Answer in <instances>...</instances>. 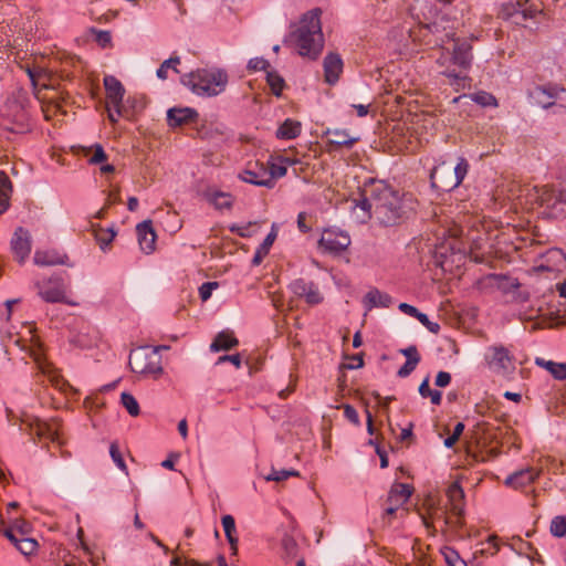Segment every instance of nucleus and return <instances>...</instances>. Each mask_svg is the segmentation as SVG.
<instances>
[{"label":"nucleus","mask_w":566,"mask_h":566,"mask_svg":"<svg viewBox=\"0 0 566 566\" xmlns=\"http://www.w3.org/2000/svg\"><path fill=\"white\" fill-rule=\"evenodd\" d=\"M400 353H401L402 355H405V356L407 357V359H413V358H417V363H419V361H420V359H421V358H420V355H419V353H418V350H417V347H416V346H413V345H411V346H409V347H407V348L401 349V350H400Z\"/></svg>","instance_id":"59"},{"label":"nucleus","mask_w":566,"mask_h":566,"mask_svg":"<svg viewBox=\"0 0 566 566\" xmlns=\"http://www.w3.org/2000/svg\"><path fill=\"white\" fill-rule=\"evenodd\" d=\"M180 82L197 95L216 96L226 90L228 74L219 69H199L184 74Z\"/></svg>","instance_id":"4"},{"label":"nucleus","mask_w":566,"mask_h":566,"mask_svg":"<svg viewBox=\"0 0 566 566\" xmlns=\"http://www.w3.org/2000/svg\"><path fill=\"white\" fill-rule=\"evenodd\" d=\"M419 363H417V358L407 359L403 366L399 368L397 371L398 377L406 378L408 377L417 367Z\"/></svg>","instance_id":"50"},{"label":"nucleus","mask_w":566,"mask_h":566,"mask_svg":"<svg viewBox=\"0 0 566 566\" xmlns=\"http://www.w3.org/2000/svg\"><path fill=\"white\" fill-rule=\"evenodd\" d=\"M211 202L218 209L230 208L232 206V199L229 193L216 192L212 195Z\"/></svg>","instance_id":"43"},{"label":"nucleus","mask_w":566,"mask_h":566,"mask_svg":"<svg viewBox=\"0 0 566 566\" xmlns=\"http://www.w3.org/2000/svg\"><path fill=\"white\" fill-rule=\"evenodd\" d=\"M240 177L243 181L251 185L262 186L270 189L274 187L273 178L269 176L268 168L263 165H259V163H255L253 166L250 164Z\"/></svg>","instance_id":"15"},{"label":"nucleus","mask_w":566,"mask_h":566,"mask_svg":"<svg viewBox=\"0 0 566 566\" xmlns=\"http://www.w3.org/2000/svg\"><path fill=\"white\" fill-rule=\"evenodd\" d=\"M93 151H94L93 156L88 159L90 164L95 165V164L103 163L107 159V155L104 151L102 145L95 144L93 147Z\"/></svg>","instance_id":"52"},{"label":"nucleus","mask_w":566,"mask_h":566,"mask_svg":"<svg viewBox=\"0 0 566 566\" xmlns=\"http://www.w3.org/2000/svg\"><path fill=\"white\" fill-rule=\"evenodd\" d=\"M219 286L218 282H206L199 287V296L205 302L210 298L212 291Z\"/></svg>","instance_id":"51"},{"label":"nucleus","mask_w":566,"mask_h":566,"mask_svg":"<svg viewBox=\"0 0 566 566\" xmlns=\"http://www.w3.org/2000/svg\"><path fill=\"white\" fill-rule=\"evenodd\" d=\"M473 102L481 106H497L496 98L486 92H478L471 95Z\"/></svg>","instance_id":"42"},{"label":"nucleus","mask_w":566,"mask_h":566,"mask_svg":"<svg viewBox=\"0 0 566 566\" xmlns=\"http://www.w3.org/2000/svg\"><path fill=\"white\" fill-rule=\"evenodd\" d=\"M350 359H352V363L349 365H347L348 369H355V368L363 367L364 360L359 355H354Z\"/></svg>","instance_id":"63"},{"label":"nucleus","mask_w":566,"mask_h":566,"mask_svg":"<svg viewBox=\"0 0 566 566\" xmlns=\"http://www.w3.org/2000/svg\"><path fill=\"white\" fill-rule=\"evenodd\" d=\"M321 14L322 10L319 8L303 14L297 29L290 35L297 46L298 54L312 60L317 59L324 46Z\"/></svg>","instance_id":"3"},{"label":"nucleus","mask_w":566,"mask_h":566,"mask_svg":"<svg viewBox=\"0 0 566 566\" xmlns=\"http://www.w3.org/2000/svg\"><path fill=\"white\" fill-rule=\"evenodd\" d=\"M270 66L268 60L263 57H253L248 62V70L251 72L266 70Z\"/></svg>","instance_id":"48"},{"label":"nucleus","mask_w":566,"mask_h":566,"mask_svg":"<svg viewBox=\"0 0 566 566\" xmlns=\"http://www.w3.org/2000/svg\"><path fill=\"white\" fill-rule=\"evenodd\" d=\"M109 454H111L113 461L115 462V464L122 471H126L127 470L125 461H124L123 455H122V452H120L119 447H118V444L116 442H112L111 443Z\"/></svg>","instance_id":"44"},{"label":"nucleus","mask_w":566,"mask_h":566,"mask_svg":"<svg viewBox=\"0 0 566 566\" xmlns=\"http://www.w3.org/2000/svg\"><path fill=\"white\" fill-rule=\"evenodd\" d=\"M128 364L133 373L155 379L164 371L161 355L150 346H142L132 350Z\"/></svg>","instance_id":"6"},{"label":"nucleus","mask_w":566,"mask_h":566,"mask_svg":"<svg viewBox=\"0 0 566 566\" xmlns=\"http://www.w3.org/2000/svg\"><path fill=\"white\" fill-rule=\"evenodd\" d=\"M224 361L232 363L237 368H239L241 366V356H240V354H234V355H223V356L219 357L218 364H221Z\"/></svg>","instance_id":"58"},{"label":"nucleus","mask_w":566,"mask_h":566,"mask_svg":"<svg viewBox=\"0 0 566 566\" xmlns=\"http://www.w3.org/2000/svg\"><path fill=\"white\" fill-rule=\"evenodd\" d=\"M537 476L538 472L533 468H526L510 474L504 483L513 489H521L534 482Z\"/></svg>","instance_id":"22"},{"label":"nucleus","mask_w":566,"mask_h":566,"mask_svg":"<svg viewBox=\"0 0 566 566\" xmlns=\"http://www.w3.org/2000/svg\"><path fill=\"white\" fill-rule=\"evenodd\" d=\"M38 546H39V544L34 538L23 536L20 538V541H18V545L15 548L21 554L29 556V555L33 554L34 552H36Z\"/></svg>","instance_id":"40"},{"label":"nucleus","mask_w":566,"mask_h":566,"mask_svg":"<svg viewBox=\"0 0 566 566\" xmlns=\"http://www.w3.org/2000/svg\"><path fill=\"white\" fill-rule=\"evenodd\" d=\"M239 344V340L234 337L232 332L222 331L217 334L213 342L210 345L211 352H220V350H229L235 347Z\"/></svg>","instance_id":"26"},{"label":"nucleus","mask_w":566,"mask_h":566,"mask_svg":"<svg viewBox=\"0 0 566 566\" xmlns=\"http://www.w3.org/2000/svg\"><path fill=\"white\" fill-rule=\"evenodd\" d=\"M342 408L344 410V416L348 421H350L353 424H355L357 427L360 426L358 412L352 405L346 403V405H343Z\"/></svg>","instance_id":"49"},{"label":"nucleus","mask_w":566,"mask_h":566,"mask_svg":"<svg viewBox=\"0 0 566 566\" xmlns=\"http://www.w3.org/2000/svg\"><path fill=\"white\" fill-rule=\"evenodd\" d=\"M451 381V375L448 371H439L436 377V386L447 387Z\"/></svg>","instance_id":"57"},{"label":"nucleus","mask_w":566,"mask_h":566,"mask_svg":"<svg viewBox=\"0 0 566 566\" xmlns=\"http://www.w3.org/2000/svg\"><path fill=\"white\" fill-rule=\"evenodd\" d=\"M291 291L298 297H305L306 302L311 305L319 304L323 296L318 287L313 282H307L304 279H297L290 284Z\"/></svg>","instance_id":"16"},{"label":"nucleus","mask_w":566,"mask_h":566,"mask_svg":"<svg viewBox=\"0 0 566 566\" xmlns=\"http://www.w3.org/2000/svg\"><path fill=\"white\" fill-rule=\"evenodd\" d=\"M33 261L39 266L69 265V256L57 250H36Z\"/></svg>","instance_id":"17"},{"label":"nucleus","mask_w":566,"mask_h":566,"mask_svg":"<svg viewBox=\"0 0 566 566\" xmlns=\"http://www.w3.org/2000/svg\"><path fill=\"white\" fill-rule=\"evenodd\" d=\"M306 212H300L297 214V228L301 232L307 233L311 230V227L306 224Z\"/></svg>","instance_id":"62"},{"label":"nucleus","mask_w":566,"mask_h":566,"mask_svg":"<svg viewBox=\"0 0 566 566\" xmlns=\"http://www.w3.org/2000/svg\"><path fill=\"white\" fill-rule=\"evenodd\" d=\"M398 307L402 313H405L409 316H412L415 318H417V315H419V313H420L417 307H415L408 303H400Z\"/></svg>","instance_id":"60"},{"label":"nucleus","mask_w":566,"mask_h":566,"mask_svg":"<svg viewBox=\"0 0 566 566\" xmlns=\"http://www.w3.org/2000/svg\"><path fill=\"white\" fill-rule=\"evenodd\" d=\"M364 306L370 311L374 307H389L392 303V298L388 293L381 292L378 289H371L367 292L364 297Z\"/></svg>","instance_id":"24"},{"label":"nucleus","mask_w":566,"mask_h":566,"mask_svg":"<svg viewBox=\"0 0 566 566\" xmlns=\"http://www.w3.org/2000/svg\"><path fill=\"white\" fill-rule=\"evenodd\" d=\"M180 64V57L178 55H172L169 59L165 60L160 66L158 67L156 75L160 80H166L168 77V70H172L175 73L179 74L178 65Z\"/></svg>","instance_id":"35"},{"label":"nucleus","mask_w":566,"mask_h":566,"mask_svg":"<svg viewBox=\"0 0 566 566\" xmlns=\"http://www.w3.org/2000/svg\"><path fill=\"white\" fill-rule=\"evenodd\" d=\"M11 193L12 182L4 171H0V214L9 208Z\"/></svg>","instance_id":"31"},{"label":"nucleus","mask_w":566,"mask_h":566,"mask_svg":"<svg viewBox=\"0 0 566 566\" xmlns=\"http://www.w3.org/2000/svg\"><path fill=\"white\" fill-rule=\"evenodd\" d=\"M221 523H222V526H223V531H224L226 537H227V539L229 542V545H230L231 555L235 556V555H238V543H239V539L234 535L235 534V522H234V518H233L232 515L228 514V515L222 516Z\"/></svg>","instance_id":"29"},{"label":"nucleus","mask_w":566,"mask_h":566,"mask_svg":"<svg viewBox=\"0 0 566 566\" xmlns=\"http://www.w3.org/2000/svg\"><path fill=\"white\" fill-rule=\"evenodd\" d=\"M3 535L17 547L21 536L11 526L3 531Z\"/></svg>","instance_id":"61"},{"label":"nucleus","mask_w":566,"mask_h":566,"mask_svg":"<svg viewBox=\"0 0 566 566\" xmlns=\"http://www.w3.org/2000/svg\"><path fill=\"white\" fill-rule=\"evenodd\" d=\"M560 93H565V90L555 86H537L532 91L531 96L538 106L548 108L555 104Z\"/></svg>","instance_id":"18"},{"label":"nucleus","mask_w":566,"mask_h":566,"mask_svg":"<svg viewBox=\"0 0 566 566\" xmlns=\"http://www.w3.org/2000/svg\"><path fill=\"white\" fill-rule=\"evenodd\" d=\"M412 10H419L423 15V21H419V33L423 36L430 33L433 36V39L426 40V44L443 49L447 42L453 41L452 52L441 51L436 62L439 66L444 67L441 74L448 78L449 84L455 91L464 90L469 80L467 73L472 65L473 54L469 41L455 39L457 21H453L451 25H446L443 22L448 12L439 18L438 10L429 6L426 0L417 1Z\"/></svg>","instance_id":"1"},{"label":"nucleus","mask_w":566,"mask_h":566,"mask_svg":"<svg viewBox=\"0 0 566 566\" xmlns=\"http://www.w3.org/2000/svg\"><path fill=\"white\" fill-rule=\"evenodd\" d=\"M296 475H298V472L295 470H273L272 473L266 476V480L280 482L286 480L290 476Z\"/></svg>","instance_id":"46"},{"label":"nucleus","mask_w":566,"mask_h":566,"mask_svg":"<svg viewBox=\"0 0 566 566\" xmlns=\"http://www.w3.org/2000/svg\"><path fill=\"white\" fill-rule=\"evenodd\" d=\"M463 523V513L461 515H454L453 512L450 510L449 514L446 517V524L452 526V527H461Z\"/></svg>","instance_id":"55"},{"label":"nucleus","mask_w":566,"mask_h":566,"mask_svg":"<svg viewBox=\"0 0 566 566\" xmlns=\"http://www.w3.org/2000/svg\"><path fill=\"white\" fill-rule=\"evenodd\" d=\"M25 95L10 99L7 104V112L0 116V125L12 133H23L27 129L28 114L24 107Z\"/></svg>","instance_id":"8"},{"label":"nucleus","mask_w":566,"mask_h":566,"mask_svg":"<svg viewBox=\"0 0 566 566\" xmlns=\"http://www.w3.org/2000/svg\"><path fill=\"white\" fill-rule=\"evenodd\" d=\"M530 0H512L502 4L501 15L512 19L515 23H522L533 19L541 12L536 7L528 4Z\"/></svg>","instance_id":"10"},{"label":"nucleus","mask_w":566,"mask_h":566,"mask_svg":"<svg viewBox=\"0 0 566 566\" xmlns=\"http://www.w3.org/2000/svg\"><path fill=\"white\" fill-rule=\"evenodd\" d=\"M485 360L489 367L499 374H504L512 368V358L509 350L503 346L490 347L485 353Z\"/></svg>","instance_id":"13"},{"label":"nucleus","mask_w":566,"mask_h":566,"mask_svg":"<svg viewBox=\"0 0 566 566\" xmlns=\"http://www.w3.org/2000/svg\"><path fill=\"white\" fill-rule=\"evenodd\" d=\"M120 401L132 417H137L139 415V405L133 395L123 392L120 396Z\"/></svg>","instance_id":"41"},{"label":"nucleus","mask_w":566,"mask_h":566,"mask_svg":"<svg viewBox=\"0 0 566 566\" xmlns=\"http://www.w3.org/2000/svg\"><path fill=\"white\" fill-rule=\"evenodd\" d=\"M277 237V231L275 229V226H272L271 231L268 233L263 242L260 244V247L256 249L253 258H252V265L258 266L262 263L263 259L269 254V251L274 243L275 239Z\"/></svg>","instance_id":"28"},{"label":"nucleus","mask_w":566,"mask_h":566,"mask_svg":"<svg viewBox=\"0 0 566 566\" xmlns=\"http://www.w3.org/2000/svg\"><path fill=\"white\" fill-rule=\"evenodd\" d=\"M319 247L331 254H339L350 244L349 235L339 230L326 229L318 241Z\"/></svg>","instance_id":"11"},{"label":"nucleus","mask_w":566,"mask_h":566,"mask_svg":"<svg viewBox=\"0 0 566 566\" xmlns=\"http://www.w3.org/2000/svg\"><path fill=\"white\" fill-rule=\"evenodd\" d=\"M281 547L283 549V556L286 559H292L297 554V543L293 536L285 534L281 539Z\"/></svg>","instance_id":"37"},{"label":"nucleus","mask_w":566,"mask_h":566,"mask_svg":"<svg viewBox=\"0 0 566 566\" xmlns=\"http://www.w3.org/2000/svg\"><path fill=\"white\" fill-rule=\"evenodd\" d=\"M266 81L271 87L272 93L276 96H280L285 84L283 77L276 72L271 71L266 73Z\"/></svg>","instance_id":"39"},{"label":"nucleus","mask_w":566,"mask_h":566,"mask_svg":"<svg viewBox=\"0 0 566 566\" xmlns=\"http://www.w3.org/2000/svg\"><path fill=\"white\" fill-rule=\"evenodd\" d=\"M447 496L453 514L461 515L463 513L464 491L459 482H453L449 485L447 490Z\"/></svg>","instance_id":"25"},{"label":"nucleus","mask_w":566,"mask_h":566,"mask_svg":"<svg viewBox=\"0 0 566 566\" xmlns=\"http://www.w3.org/2000/svg\"><path fill=\"white\" fill-rule=\"evenodd\" d=\"M302 125L300 122L287 118L276 130V137L279 139H294L300 136Z\"/></svg>","instance_id":"30"},{"label":"nucleus","mask_w":566,"mask_h":566,"mask_svg":"<svg viewBox=\"0 0 566 566\" xmlns=\"http://www.w3.org/2000/svg\"><path fill=\"white\" fill-rule=\"evenodd\" d=\"M286 167L282 165L271 164L268 168L269 176L273 178V181L275 182V179L281 178L286 175Z\"/></svg>","instance_id":"54"},{"label":"nucleus","mask_w":566,"mask_h":566,"mask_svg":"<svg viewBox=\"0 0 566 566\" xmlns=\"http://www.w3.org/2000/svg\"><path fill=\"white\" fill-rule=\"evenodd\" d=\"M412 486L406 483H394L388 493L387 503L395 506H402L412 494Z\"/></svg>","instance_id":"23"},{"label":"nucleus","mask_w":566,"mask_h":566,"mask_svg":"<svg viewBox=\"0 0 566 566\" xmlns=\"http://www.w3.org/2000/svg\"><path fill=\"white\" fill-rule=\"evenodd\" d=\"M11 527L21 536H27L31 532V524L23 518H17Z\"/></svg>","instance_id":"47"},{"label":"nucleus","mask_w":566,"mask_h":566,"mask_svg":"<svg viewBox=\"0 0 566 566\" xmlns=\"http://www.w3.org/2000/svg\"><path fill=\"white\" fill-rule=\"evenodd\" d=\"M197 118L198 112L190 107H172L167 112V122L170 127L195 123Z\"/></svg>","instance_id":"19"},{"label":"nucleus","mask_w":566,"mask_h":566,"mask_svg":"<svg viewBox=\"0 0 566 566\" xmlns=\"http://www.w3.org/2000/svg\"><path fill=\"white\" fill-rule=\"evenodd\" d=\"M417 319L423 326H426L431 333H434V334L439 333L440 325L436 322H431L427 314L420 312L419 315H417Z\"/></svg>","instance_id":"53"},{"label":"nucleus","mask_w":566,"mask_h":566,"mask_svg":"<svg viewBox=\"0 0 566 566\" xmlns=\"http://www.w3.org/2000/svg\"><path fill=\"white\" fill-rule=\"evenodd\" d=\"M11 251L19 263H24L31 252V237L28 230L18 228L11 239Z\"/></svg>","instance_id":"14"},{"label":"nucleus","mask_w":566,"mask_h":566,"mask_svg":"<svg viewBox=\"0 0 566 566\" xmlns=\"http://www.w3.org/2000/svg\"><path fill=\"white\" fill-rule=\"evenodd\" d=\"M422 398H430L431 403L439 406L442 401V394L439 390L431 389L429 386V376H427L419 386L418 389Z\"/></svg>","instance_id":"34"},{"label":"nucleus","mask_w":566,"mask_h":566,"mask_svg":"<svg viewBox=\"0 0 566 566\" xmlns=\"http://www.w3.org/2000/svg\"><path fill=\"white\" fill-rule=\"evenodd\" d=\"M468 170L469 163L463 157L458 159L455 166L441 163L430 174L431 186L439 191H451L463 181Z\"/></svg>","instance_id":"5"},{"label":"nucleus","mask_w":566,"mask_h":566,"mask_svg":"<svg viewBox=\"0 0 566 566\" xmlns=\"http://www.w3.org/2000/svg\"><path fill=\"white\" fill-rule=\"evenodd\" d=\"M497 289L509 297L517 292L521 287V283L517 279L505 276V275H495Z\"/></svg>","instance_id":"32"},{"label":"nucleus","mask_w":566,"mask_h":566,"mask_svg":"<svg viewBox=\"0 0 566 566\" xmlns=\"http://www.w3.org/2000/svg\"><path fill=\"white\" fill-rule=\"evenodd\" d=\"M538 365H544L545 368L554 376L555 379L566 380V364L555 361H541L537 359Z\"/></svg>","instance_id":"36"},{"label":"nucleus","mask_w":566,"mask_h":566,"mask_svg":"<svg viewBox=\"0 0 566 566\" xmlns=\"http://www.w3.org/2000/svg\"><path fill=\"white\" fill-rule=\"evenodd\" d=\"M376 453L380 458V468H382V469L387 468L388 467L387 453L384 450H381L379 447H376Z\"/></svg>","instance_id":"64"},{"label":"nucleus","mask_w":566,"mask_h":566,"mask_svg":"<svg viewBox=\"0 0 566 566\" xmlns=\"http://www.w3.org/2000/svg\"><path fill=\"white\" fill-rule=\"evenodd\" d=\"M136 231L140 249L146 253H151L155 250V243L157 238L155 230L151 226V221H143L137 226Z\"/></svg>","instance_id":"21"},{"label":"nucleus","mask_w":566,"mask_h":566,"mask_svg":"<svg viewBox=\"0 0 566 566\" xmlns=\"http://www.w3.org/2000/svg\"><path fill=\"white\" fill-rule=\"evenodd\" d=\"M358 206L386 227L399 224L413 210L410 196L400 195L384 181L373 182L369 189H365Z\"/></svg>","instance_id":"2"},{"label":"nucleus","mask_w":566,"mask_h":566,"mask_svg":"<svg viewBox=\"0 0 566 566\" xmlns=\"http://www.w3.org/2000/svg\"><path fill=\"white\" fill-rule=\"evenodd\" d=\"M21 430L27 432L32 440L48 439L59 446L63 444L60 436V422L52 420L51 422L42 421L38 417L25 415L21 419Z\"/></svg>","instance_id":"7"},{"label":"nucleus","mask_w":566,"mask_h":566,"mask_svg":"<svg viewBox=\"0 0 566 566\" xmlns=\"http://www.w3.org/2000/svg\"><path fill=\"white\" fill-rule=\"evenodd\" d=\"M528 298H530V293L526 290H522V286L520 287V290L517 292L513 293L510 296V301L516 302V303H524V302L528 301Z\"/></svg>","instance_id":"56"},{"label":"nucleus","mask_w":566,"mask_h":566,"mask_svg":"<svg viewBox=\"0 0 566 566\" xmlns=\"http://www.w3.org/2000/svg\"><path fill=\"white\" fill-rule=\"evenodd\" d=\"M324 77L325 82L333 85L338 80L343 72V60L337 53H328L324 57Z\"/></svg>","instance_id":"20"},{"label":"nucleus","mask_w":566,"mask_h":566,"mask_svg":"<svg viewBox=\"0 0 566 566\" xmlns=\"http://www.w3.org/2000/svg\"><path fill=\"white\" fill-rule=\"evenodd\" d=\"M39 296L48 303H65L66 285L62 276H51L35 283Z\"/></svg>","instance_id":"9"},{"label":"nucleus","mask_w":566,"mask_h":566,"mask_svg":"<svg viewBox=\"0 0 566 566\" xmlns=\"http://www.w3.org/2000/svg\"><path fill=\"white\" fill-rule=\"evenodd\" d=\"M104 86L107 104L114 107L118 116H125V109L123 106L125 88L123 84L115 76L106 75L104 77Z\"/></svg>","instance_id":"12"},{"label":"nucleus","mask_w":566,"mask_h":566,"mask_svg":"<svg viewBox=\"0 0 566 566\" xmlns=\"http://www.w3.org/2000/svg\"><path fill=\"white\" fill-rule=\"evenodd\" d=\"M93 234L99 248L105 251L114 240L116 232L113 228L104 229L99 226H93Z\"/></svg>","instance_id":"33"},{"label":"nucleus","mask_w":566,"mask_h":566,"mask_svg":"<svg viewBox=\"0 0 566 566\" xmlns=\"http://www.w3.org/2000/svg\"><path fill=\"white\" fill-rule=\"evenodd\" d=\"M441 553L448 566H468L467 562L461 558L455 549L444 547L441 549Z\"/></svg>","instance_id":"38"},{"label":"nucleus","mask_w":566,"mask_h":566,"mask_svg":"<svg viewBox=\"0 0 566 566\" xmlns=\"http://www.w3.org/2000/svg\"><path fill=\"white\" fill-rule=\"evenodd\" d=\"M91 32L95 35V41L101 45L102 48H107L111 45L112 42V35L109 31L104 30H97V29H91Z\"/></svg>","instance_id":"45"},{"label":"nucleus","mask_w":566,"mask_h":566,"mask_svg":"<svg viewBox=\"0 0 566 566\" xmlns=\"http://www.w3.org/2000/svg\"><path fill=\"white\" fill-rule=\"evenodd\" d=\"M326 134L329 136V145L338 147L352 148L353 145L358 140L356 137H350L346 129H328Z\"/></svg>","instance_id":"27"}]
</instances>
